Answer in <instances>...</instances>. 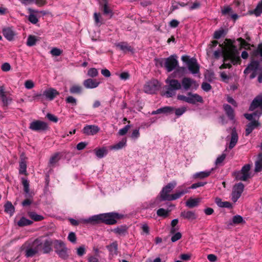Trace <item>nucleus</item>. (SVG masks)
<instances>
[{"label": "nucleus", "instance_id": "nucleus-1", "mask_svg": "<svg viewBox=\"0 0 262 262\" xmlns=\"http://www.w3.org/2000/svg\"><path fill=\"white\" fill-rule=\"evenodd\" d=\"M224 43V46L222 47L223 61L230 60L233 65L241 64V59L238 55L237 47L234 45L235 40L226 38Z\"/></svg>", "mask_w": 262, "mask_h": 262}, {"label": "nucleus", "instance_id": "nucleus-2", "mask_svg": "<svg viewBox=\"0 0 262 262\" xmlns=\"http://www.w3.org/2000/svg\"><path fill=\"white\" fill-rule=\"evenodd\" d=\"M123 217V214L112 212L92 216L86 220L85 222L92 224L102 223L106 225H114L117 223V220H120Z\"/></svg>", "mask_w": 262, "mask_h": 262}, {"label": "nucleus", "instance_id": "nucleus-3", "mask_svg": "<svg viewBox=\"0 0 262 262\" xmlns=\"http://www.w3.org/2000/svg\"><path fill=\"white\" fill-rule=\"evenodd\" d=\"M53 245L55 253L60 258L67 259L69 258L70 250L62 241L55 239L53 241Z\"/></svg>", "mask_w": 262, "mask_h": 262}, {"label": "nucleus", "instance_id": "nucleus-4", "mask_svg": "<svg viewBox=\"0 0 262 262\" xmlns=\"http://www.w3.org/2000/svg\"><path fill=\"white\" fill-rule=\"evenodd\" d=\"M165 82L168 84V86L166 88V91L164 94L167 98L173 97L176 94V91L181 89V82L177 79L168 78Z\"/></svg>", "mask_w": 262, "mask_h": 262}, {"label": "nucleus", "instance_id": "nucleus-5", "mask_svg": "<svg viewBox=\"0 0 262 262\" xmlns=\"http://www.w3.org/2000/svg\"><path fill=\"white\" fill-rule=\"evenodd\" d=\"M251 165L249 164L243 166L241 170L234 172V176L236 180L246 181L251 178Z\"/></svg>", "mask_w": 262, "mask_h": 262}, {"label": "nucleus", "instance_id": "nucleus-6", "mask_svg": "<svg viewBox=\"0 0 262 262\" xmlns=\"http://www.w3.org/2000/svg\"><path fill=\"white\" fill-rule=\"evenodd\" d=\"M177 183L175 181H172L168 183L165 186L161 191L160 192V196L162 201H173L174 199H172V194H169L172 189L176 186Z\"/></svg>", "mask_w": 262, "mask_h": 262}, {"label": "nucleus", "instance_id": "nucleus-7", "mask_svg": "<svg viewBox=\"0 0 262 262\" xmlns=\"http://www.w3.org/2000/svg\"><path fill=\"white\" fill-rule=\"evenodd\" d=\"M29 128L33 131L41 132L48 129V124L40 120H35L30 123Z\"/></svg>", "mask_w": 262, "mask_h": 262}, {"label": "nucleus", "instance_id": "nucleus-8", "mask_svg": "<svg viewBox=\"0 0 262 262\" xmlns=\"http://www.w3.org/2000/svg\"><path fill=\"white\" fill-rule=\"evenodd\" d=\"M179 62L177 59V56L172 55L166 58L165 62V68L168 72H170L178 67Z\"/></svg>", "mask_w": 262, "mask_h": 262}, {"label": "nucleus", "instance_id": "nucleus-9", "mask_svg": "<svg viewBox=\"0 0 262 262\" xmlns=\"http://www.w3.org/2000/svg\"><path fill=\"white\" fill-rule=\"evenodd\" d=\"M0 97L4 107H7L12 101L10 92L5 91L4 86H0Z\"/></svg>", "mask_w": 262, "mask_h": 262}, {"label": "nucleus", "instance_id": "nucleus-10", "mask_svg": "<svg viewBox=\"0 0 262 262\" xmlns=\"http://www.w3.org/2000/svg\"><path fill=\"white\" fill-rule=\"evenodd\" d=\"M244 185L241 182L238 183L234 186L232 193V200L234 202H236L240 198L244 191Z\"/></svg>", "mask_w": 262, "mask_h": 262}, {"label": "nucleus", "instance_id": "nucleus-11", "mask_svg": "<svg viewBox=\"0 0 262 262\" xmlns=\"http://www.w3.org/2000/svg\"><path fill=\"white\" fill-rule=\"evenodd\" d=\"M181 89L185 91L190 90L193 85L195 86V89L199 86L195 80L189 77H184L181 80Z\"/></svg>", "mask_w": 262, "mask_h": 262}, {"label": "nucleus", "instance_id": "nucleus-12", "mask_svg": "<svg viewBox=\"0 0 262 262\" xmlns=\"http://www.w3.org/2000/svg\"><path fill=\"white\" fill-rule=\"evenodd\" d=\"M158 81L156 80L147 82L143 88L146 93L153 94L157 90Z\"/></svg>", "mask_w": 262, "mask_h": 262}, {"label": "nucleus", "instance_id": "nucleus-13", "mask_svg": "<svg viewBox=\"0 0 262 262\" xmlns=\"http://www.w3.org/2000/svg\"><path fill=\"white\" fill-rule=\"evenodd\" d=\"M100 128L95 125H86L83 128V133L87 136H93L97 134Z\"/></svg>", "mask_w": 262, "mask_h": 262}, {"label": "nucleus", "instance_id": "nucleus-14", "mask_svg": "<svg viewBox=\"0 0 262 262\" xmlns=\"http://www.w3.org/2000/svg\"><path fill=\"white\" fill-rule=\"evenodd\" d=\"M187 95H188V103L195 104L197 102L203 103L204 102L202 97L196 93L188 92Z\"/></svg>", "mask_w": 262, "mask_h": 262}, {"label": "nucleus", "instance_id": "nucleus-15", "mask_svg": "<svg viewBox=\"0 0 262 262\" xmlns=\"http://www.w3.org/2000/svg\"><path fill=\"white\" fill-rule=\"evenodd\" d=\"M259 67V62L258 60H252L244 71L245 75L248 74L252 71H257Z\"/></svg>", "mask_w": 262, "mask_h": 262}, {"label": "nucleus", "instance_id": "nucleus-16", "mask_svg": "<svg viewBox=\"0 0 262 262\" xmlns=\"http://www.w3.org/2000/svg\"><path fill=\"white\" fill-rule=\"evenodd\" d=\"M238 136L236 128L233 127L231 130L230 141L229 145V148L230 149H231L235 147L238 142Z\"/></svg>", "mask_w": 262, "mask_h": 262}, {"label": "nucleus", "instance_id": "nucleus-17", "mask_svg": "<svg viewBox=\"0 0 262 262\" xmlns=\"http://www.w3.org/2000/svg\"><path fill=\"white\" fill-rule=\"evenodd\" d=\"M190 188H185L183 185L179 186L176 190V193L172 194V199L174 200L180 198L183 195L189 193Z\"/></svg>", "mask_w": 262, "mask_h": 262}, {"label": "nucleus", "instance_id": "nucleus-18", "mask_svg": "<svg viewBox=\"0 0 262 262\" xmlns=\"http://www.w3.org/2000/svg\"><path fill=\"white\" fill-rule=\"evenodd\" d=\"M174 107L172 106H166L161 108H160L156 111H154L152 112V115H156L159 114H171L173 113Z\"/></svg>", "mask_w": 262, "mask_h": 262}, {"label": "nucleus", "instance_id": "nucleus-19", "mask_svg": "<svg viewBox=\"0 0 262 262\" xmlns=\"http://www.w3.org/2000/svg\"><path fill=\"white\" fill-rule=\"evenodd\" d=\"M100 82L97 81L96 79L89 78L84 80L83 84L86 89H94L98 86Z\"/></svg>", "mask_w": 262, "mask_h": 262}, {"label": "nucleus", "instance_id": "nucleus-20", "mask_svg": "<svg viewBox=\"0 0 262 262\" xmlns=\"http://www.w3.org/2000/svg\"><path fill=\"white\" fill-rule=\"evenodd\" d=\"M223 107L229 119L234 120L235 118V112L232 107L228 104H224Z\"/></svg>", "mask_w": 262, "mask_h": 262}, {"label": "nucleus", "instance_id": "nucleus-21", "mask_svg": "<svg viewBox=\"0 0 262 262\" xmlns=\"http://www.w3.org/2000/svg\"><path fill=\"white\" fill-rule=\"evenodd\" d=\"M258 107L262 109V96H257L254 99L249 107V110L253 111Z\"/></svg>", "mask_w": 262, "mask_h": 262}, {"label": "nucleus", "instance_id": "nucleus-22", "mask_svg": "<svg viewBox=\"0 0 262 262\" xmlns=\"http://www.w3.org/2000/svg\"><path fill=\"white\" fill-rule=\"evenodd\" d=\"M59 95V93L53 88H50L43 92V95L50 100H53L57 96Z\"/></svg>", "mask_w": 262, "mask_h": 262}, {"label": "nucleus", "instance_id": "nucleus-23", "mask_svg": "<svg viewBox=\"0 0 262 262\" xmlns=\"http://www.w3.org/2000/svg\"><path fill=\"white\" fill-rule=\"evenodd\" d=\"M260 123L258 121L253 120L249 122L247 125L245 130V136H248L256 127L259 126Z\"/></svg>", "mask_w": 262, "mask_h": 262}, {"label": "nucleus", "instance_id": "nucleus-24", "mask_svg": "<svg viewBox=\"0 0 262 262\" xmlns=\"http://www.w3.org/2000/svg\"><path fill=\"white\" fill-rule=\"evenodd\" d=\"M53 243V241H52L51 239H46L44 242L42 241L41 250L43 251V253H49L52 251Z\"/></svg>", "mask_w": 262, "mask_h": 262}, {"label": "nucleus", "instance_id": "nucleus-25", "mask_svg": "<svg viewBox=\"0 0 262 262\" xmlns=\"http://www.w3.org/2000/svg\"><path fill=\"white\" fill-rule=\"evenodd\" d=\"M116 46L125 53L127 52H130L132 53H134V48L129 46L126 42H120L116 44Z\"/></svg>", "mask_w": 262, "mask_h": 262}, {"label": "nucleus", "instance_id": "nucleus-26", "mask_svg": "<svg viewBox=\"0 0 262 262\" xmlns=\"http://www.w3.org/2000/svg\"><path fill=\"white\" fill-rule=\"evenodd\" d=\"M3 34L4 37L9 41H12L15 35L14 31L11 28L7 27L3 29Z\"/></svg>", "mask_w": 262, "mask_h": 262}, {"label": "nucleus", "instance_id": "nucleus-27", "mask_svg": "<svg viewBox=\"0 0 262 262\" xmlns=\"http://www.w3.org/2000/svg\"><path fill=\"white\" fill-rule=\"evenodd\" d=\"M128 227L126 225H121L113 229L112 231L115 234L124 236L127 234Z\"/></svg>", "mask_w": 262, "mask_h": 262}, {"label": "nucleus", "instance_id": "nucleus-28", "mask_svg": "<svg viewBox=\"0 0 262 262\" xmlns=\"http://www.w3.org/2000/svg\"><path fill=\"white\" fill-rule=\"evenodd\" d=\"M188 70L191 73L195 74L199 73L200 67L197 63L196 59H194L187 66Z\"/></svg>", "mask_w": 262, "mask_h": 262}, {"label": "nucleus", "instance_id": "nucleus-29", "mask_svg": "<svg viewBox=\"0 0 262 262\" xmlns=\"http://www.w3.org/2000/svg\"><path fill=\"white\" fill-rule=\"evenodd\" d=\"M61 158V155L59 152L53 154L50 158L48 165L50 167L53 168Z\"/></svg>", "mask_w": 262, "mask_h": 262}, {"label": "nucleus", "instance_id": "nucleus-30", "mask_svg": "<svg viewBox=\"0 0 262 262\" xmlns=\"http://www.w3.org/2000/svg\"><path fill=\"white\" fill-rule=\"evenodd\" d=\"M180 215L184 219L193 220L196 219V215L194 212L192 211H184L181 212Z\"/></svg>", "mask_w": 262, "mask_h": 262}, {"label": "nucleus", "instance_id": "nucleus-31", "mask_svg": "<svg viewBox=\"0 0 262 262\" xmlns=\"http://www.w3.org/2000/svg\"><path fill=\"white\" fill-rule=\"evenodd\" d=\"M30 245L37 253L39 251L41 250L42 241L41 238H37L31 244H30Z\"/></svg>", "mask_w": 262, "mask_h": 262}, {"label": "nucleus", "instance_id": "nucleus-32", "mask_svg": "<svg viewBox=\"0 0 262 262\" xmlns=\"http://www.w3.org/2000/svg\"><path fill=\"white\" fill-rule=\"evenodd\" d=\"M103 3V4H100L101 10L103 11V13L105 15H108L111 17L113 15L112 10L108 6L107 2Z\"/></svg>", "mask_w": 262, "mask_h": 262}, {"label": "nucleus", "instance_id": "nucleus-33", "mask_svg": "<svg viewBox=\"0 0 262 262\" xmlns=\"http://www.w3.org/2000/svg\"><path fill=\"white\" fill-rule=\"evenodd\" d=\"M4 211L10 216L13 215L15 212V207L11 202L8 201L4 205Z\"/></svg>", "mask_w": 262, "mask_h": 262}, {"label": "nucleus", "instance_id": "nucleus-34", "mask_svg": "<svg viewBox=\"0 0 262 262\" xmlns=\"http://www.w3.org/2000/svg\"><path fill=\"white\" fill-rule=\"evenodd\" d=\"M215 203L220 207L226 208H232V204L230 202L227 201L223 202L222 199L219 198H215Z\"/></svg>", "mask_w": 262, "mask_h": 262}, {"label": "nucleus", "instance_id": "nucleus-35", "mask_svg": "<svg viewBox=\"0 0 262 262\" xmlns=\"http://www.w3.org/2000/svg\"><path fill=\"white\" fill-rule=\"evenodd\" d=\"M94 152L98 158L101 159L107 155V150L106 147H102L94 149Z\"/></svg>", "mask_w": 262, "mask_h": 262}, {"label": "nucleus", "instance_id": "nucleus-36", "mask_svg": "<svg viewBox=\"0 0 262 262\" xmlns=\"http://www.w3.org/2000/svg\"><path fill=\"white\" fill-rule=\"evenodd\" d=\"M236 40L240 43L241 49L244 48L245 50H251L250 47H254L253 45H251L242 37L238 38Z\"/></svg>", "mask_w": 262, "mask_h": 262}, {"label": "nucleus", "instance_id": "nucleus-37", "mask_svg": "<svg viewBox=\"0 0 262 262\" xmlns=\"http://www.w3.org/2000/svg\"><path fill=\"white\" fill-rule=\"evenodd\" d=\"M199 199L190 198L186 202V206L189 208H192L198 206L199 204Z\"/></svg>", "mask_w": 262, "mask_h": 262}, {"label": "nucleus", "instance_id": "nucleus-38", "mask_svg": "<svg viewBox=\"0 0 262 262\" xmlns=\"http://www.w3.org/2000/svg\"><path fill=\"white\" fill-rule=\"evenodd\" d=\"M176 69V70L173 73L175 77H181L186 73L187 69L185 67L178 66Z\"/></svg>", "mask_w": 262, "mask_h": 262}, {"label": "nucleus", "instance_id": "nucleus-39", "mask_svg": "<svg viewBox=\"0 0 262 262\" xmlns=\"http://www.w3.org/2000/svg\"><path fill=\"white\" fill-rule=\"evenodd\" d=\"M82 88L81 86L77 84H74L70 88V92L72 94L80 95L82 92Z\"/></svg>", "mask_w": 262, "mask_h": 262}, {"label": "nucleus", "instance_id": "nucleus-40", "mask_svg": "<svg viewBox=\"0 0 262 262\" xmlns=\"http://www.w3.org/2000/svg\"><path fill=\"white\" fill-rule=\"evenodd\" d=\"M106 248L112 254L117 255L118 244L117 242H114L106 246Z\"/></svg>", "mask_w": 262, "mask_h": 262}, {"label": "nucleus", "instance_id": "nucleus-41", "mask_svg": "<svg viewBox=\"0 0 262 262\" xmlns=\"http://www.w3.org/2000/svg\"><path fill=\"white\" fill-rule=\"evenodd\" d=\"M250 14H254L256 16H259L262 13V2L259 3L256 8L249 11Z\"/></svg>", "mask_w": 262, "mask_h": 262}, {"label": "nucleus", "instance_id": "nucleus-42", "mask_svg": "<svg viewBox=\"0 0 262 262\" xmlns=\"http://www.w3.org/2000/svg\"><path fill=\"white\" fill-rule=\"evenodd\" d=\"M250 14H254L256 16H259L262 13V2L259 3L256 8L249 11Z\"/></svg>", "mask_w": 262, "mask_h": 262}, {"label": "nucleus", "instance_id": "nucleus-43", "mask_svg": "<svg viewBox=\"0 0 262 262\" xmlns=\"http://www.w3.org/2000/svg\"><path fill=\"white\" fill-rule=\"evenodd\" d=\"M250 14H254L256 16H259L262 13V2L259 3L256 8L249 11Z\"/></svg>", "mask_w": 262, "mask_h": 262}, {"label": "nucleus", "instance_id": "nucleus-44", "mask_svg": "<svg viewBox=\"0 0 262 262\" xmlns=\"http://www.w3.org/2000/svg\"><path fill=\"white\" fill-rule=\"evenodd\" d=\"M36 254V252L33 249L30 244H29L25 250V256L27 257H32Z\"/></svg>", "mask_w": 262, "mask_h": 262}, {"label": "nucleus", "instance_id": "nucleus-45", "mask_svg": "<svg viewBox=\"0 0 262 262\" xmlns=\"http://www.w3.org/2000/svg\"><path fill=\"white\" fill-rule=\"evenodd\" d=\"M38 40H39L38 37L30 35L28 37L27 45L29 47L34 46Z\"/></svg>", "mask_w": 262, "mask_h": 262}, {"label": "nucleus", "instance_id": "nucleus-46", "mask_svg": "<svg viewBox=\"0 0 262 262\" xmlns=\"http://www.w3.org/2000/svg\"><path fill=\"white\" fill-rule=\"evenodd\" d=\"M262 170V154L258 156V160L255 162V171L259 172Z\"/></svg>", "mask_w": 262, "mask_h": 262}, {"label": "nucleus", "instance_id": "nucleus-47", "mask_svg": "<svg viewBox=\"0 0 262 262\" xmlns=\"http://www.w3.org/2000/svg\"><path fill=\"white\" fill-rule=\"evenodd\" d=\"M33 223V222L30 220H28L25 217H22L20 220L17 222V225L19 227H24L28 225H30Z\"/></svg>", "mask_w": 262, "mask_h": 262}, {"label": "nucleus", "instance_id": "nucleus-48", "mask_svg": "<svg viewBox=\"0 0 262 262\" xmlns=\"http://www.w3.org/2000/svg\"><path fill=\"white\" fill-rule=\"evenodd\" d=\"M28 216L33 220L36 222L40 221L43 219V217L36 214L34 211H30L28 213Z\"/></svg>", "mask_w": 262, "mask_h": 262}, {"label": "nucleus", "instance_id": "nucleus-49", "mask_svg": "<svg viewBox=\"0 0 262 262\" xmlns=\"http://www.w3.org/2000/svg\"><path fill=\"white\" fill-rule=\"evenodd\" d=\"M126 143V138L123 139L121 141H119L117 144L111 146V149L119 150L124 147Z\"/></svg>", "mask_w": 262, "mask_h": 262}, {"label": "nucleus", "instance_id": "nucleus-50", "mask_svg": "<svg viewBox=\"0 0 262 262\" xmlns=\"http://www.w3.org/2000/svg\"><path fill=\"white\" fill-rule=\"evenodd\" d=\"M211 173L210 171H201L199 172H197L194 174V177L195 178H199V179H204L205 178H207L210 176Z\"/></svg>", "mask_w": 262, "mask_h": 262}, {"label": "nucleus", "instance_id": "nucleus-51", "mask_svg": "<svg viewBox=\"0 0 262 262\" xmlns=\"http://www.w3.org/2000/svg\"><path fill=\"white\" fill-rule=\"evenodd\" d=\"M21 183L24 186V190L26 193L29 192V182L28 180L25 178H21Z\"/></svg>", "mask_w": 262, "mask_h": 262}, {"label": "nucleus", "instance_id": "nucleus-52", "mask_svg": "<svg viewBox=\"0 0 262 262\" xmlns=\"http://www.w3.org/2000/svg\"><path fill=\"white\" fill-rule=\"evenodd\" d=\"M168 214V211L164 208H160L157 211V215L161 217H166Z\"/></svg>", "mask_w": 262, "mask_h": 262}, {"label": "nucleus", "instance_id": "nucleus-53", "mask_svg": "<svg viewBox=\"0 0 262 262\" xmlns=\"http://www.w3.org/2000/svg\"><path fill=\"white\" fill-rule=\"evenodd\" d=\"M232 222L234 224L236 225L245 222V221L242 216L239 215H236L233 217Z\"/></svg>", "mask_w": 262, "mask_h": 262}, {"label": "nucleus", "instance_id": "nucleus-54", "mask_svg": "<svg viewBox=\"0 0 262 262\" xmlns=\"http://www.w3.org/2000/svg\"><path fill=\"white\" fill-rule=\"evenodd\" d=\"M186 111L185 107H182L180 108H176L174 107V112L177 117H180Z\"/></svg>", "mask_w": 262, "mask_h": 262}, {"label": "nucleus", "instance_id": "nucleus-55", "mask_svg": "<svg viewBox=\"0 0 262 262\" xmlns=\"http://www.w3.org/2000/svg\"><path fill=\"white\" fill-rule=\"evenodd\" d=\"M166 58L155 59V64L158 67L165 68V62Z\"/></svg>", "mask_w": 262, "mask_h": 262}, {"label": "nucleus", "instance_id": "nucleus-56", "mask_svg": "<svg viewBox=\"0 0 262 262\" xmlns=\"http://www.w3.org/2000/svg\"><path fill=\"white\" fill-rule=\"evenodd\" d=\"M98 75V71L96 68H90L88 71V75L91 77H95Z\"/></svg>", "mask_w": 262, "mask_h": 262}, {"label": "nucleus", "instance_id": "nucleus-57", "mask_svg": "<svg viewBox=\"0 0 262 262\" xmlns=\"http://www.w3.org/2000/svg\"><path fill=\"white\" fill-rule=\"evenodd\" d=\"M19 173L26 174L27 165L25 162L21 161L19 163Z\"/></svg>", "mask_w": 262, "mask_h": 262}, {"label": "nucleus", "instance_id": "nucleus-58", "mask_svg": "<svg viewBox=\"0 0 262 262\" xmlns=\"http://www.w3.org/2000/svg\"><path fill=\"white\" fill-rule=\"evenodd\" d=\"M224 33V30L223 29H220L219 30H216L214 32L213 34V38L214 39H220Z\"/></svg>", "mask_w": 262, "mask_h": 262}, {"label": "nucleus", "instance_id": "nucleus-59", "mask_svg": "<svg viewBox=\"0 0 262 262\" xmlns=\"http://www.w3.org/2000/svg\"><path fill=\"white\" fill-rule=\"evenodd\" d=\"M68 239L72 243H75L77 239L76 234L73 232H70L68 236Z\"/></svg>", "mask_w": 262, "mask_h": 262}, {"label": "nucleus", "instance_id": "nucleus-60", "mask_svg": "<svg viewBox=\"0 0 262 262\" xmlns=\"http://www.w3.org/2000/svg\"><path fill=\"white\" fill-rule=\"evenodd\" d=\"M257 54L262 57V43L258 44L257 49L253 51V56H256Z\"/></svg>", "mask_w": 262, "mask_h": 262}, {"label": "nucleus", "instance_id": "nucleus-61", "mask_svg": "<svg viewBox=\"0 0 262 262\" xmlns=\"http://www.w3.org/2000/svg\"><path fill=\"white\" fill-rule=\"evenodd\" d=\"M66 101L67 103L71 104L72 105H76L77 104V100L74 98L73 96H68L66 99Z\"/></svg>", "mask_w": 262, "mask_h": 262}, {"label": "nucleus", "instance_id": "nucleus-62", "mask_svg": "<svg viewBox=\"0 0 262 262\" xmlns=\"http://www.w3.org/2000/svg\"><path fill=\"white\" fill-rule=\"evenodd\" d=\"M130 128V126L129 125H125L123 128L120 129L119 130L118 134L120 136H124L125 135L129 130V129Z\"/></svg>", "mask_w": 262, "mask_h": 262}, {"label": "nucleus", "instance_id": "nucleus-63", "mask_svg": "<svg viewBox=\"0 0 262 262\" xmlns=\"http://www.w3.org/2000/svg\"><path fill=\"white\" fill-rule=\"evenodd\" d=\"M219 43V42L217 40H214L211 41V43L209 45V48L207 50L208 53H210L212 52L213 49Z\"/></svg>", "mask_w": 262, "mask_h": 262}, {"label": "nucleus", "instance_id": "nucleus-64", "mask_svg": "<svg viewBox=\"0 0 262 262\" xmlns=\"http://www.w3.org/2000/svg\"><path fill=\"white\" fill-rule=\"evenodd\" d=\"M201 88L204 91L207 92H209L212 89L211 85L206 82H204L202 83Z\"/></svg>", "mask_w": 262, "mask_h": 262}]
</instances>
